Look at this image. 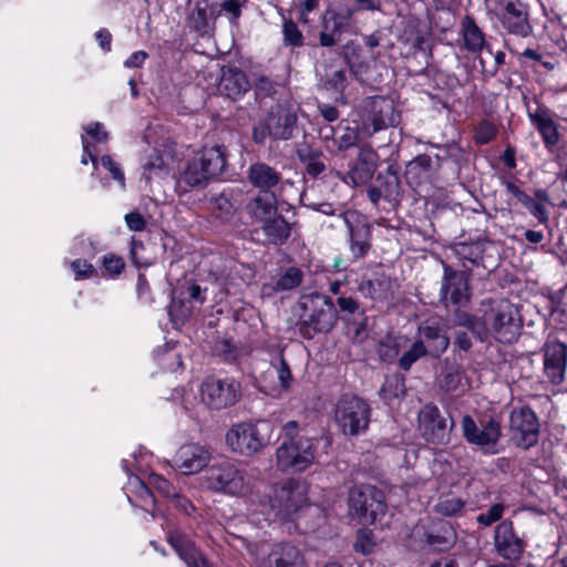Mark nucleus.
I'll return each mask as SVG.
<instances>
[{
  "label": "nucleus",
  "mask_w": 567,
  "mask_h": 567,
  "mask_svg": "<svg viewBox=\"0 0 567 567\" xmlns=\"http://www.w3.org/2000/svg\"><path fill=\"white\" fill-rule=\"evenodd\" d=\"M307 486L301 481L289 478L270 488L266 495L267 519H290L308 504Z\"/></svg>",
  "instance_id": "nucleus-1"
},
{
  "label": "nucleus",
  "mask_w": 567,
  "mask_h": 567,
  "mask_svg": "<svg viewBox=\"0 0 567 567\" xmlns=\"http://www.w3.org/2000/svg\"><path fill=\"white\" fill-rule=\"evenodd\" d=\"M303 313L298 324L299 333L312 339L317 333H327L338 320V311L332 300L321 293H311L302 298Z\"/></svg>",
  "instance_id": "nucleus-2"
},
{
  "label": "nucleus",
  "mask_w": 567,
  "mask_h": 567,
  "mask_svg": "<svg viewBox=\"0 0 567 567\" xmlns=\"http://www.w3.org/2000/svg\"><path fill=\"white\" fill-rule=\"evenodd\" d=\"M272 425L267 421L240 422L226 433L229 450L241 456H252L262 451L271 440Z\"/></svg>",
  "instance_id": "nucleus-3"
},
{
  "label": "nucleus",
  "mask_w": 567,
  "mask_h": 567,
  "mask_svg": "<svg viewBox=\"0 0 567 567\" xmlns=\"http://www.w3.org/2000/svg\"><path fill=\"white\" fill-rule=\"evenodd\" d=\"M207 489L230 496H244L249 489L245 472L229 460L213 463L203 477Z\"/></svg>",
  "instance_id": "nucleus-4"
},
{
  "label": "nucleus",
  "mask_w": 567,
  "mask_h": 567,
  "mask_svg": "<svg viewBox=\"0 0 567 567\" xmlns=\"http://www.w3.org/2000/svg\"><path fill=\"white\" fill-rule=\"evenodd\" d=\"M226 163L224 147L204 148L199 155L187 163L181 176V182L189 187L204 186L209 179L224 172Z\"/></svg>",
  "instance_id": "nucleus-5"
},
{
  "label": "nucleus",
  "mask_w": 567,
  "mask_h": 567,
  "mask_svg": "<svg viewBox=\"0 0 567 567\" xmlns=\"http://www.w3.org/2000/svg\"><path fill=\"white\" fill-rule=\"evenodd\" d=\"M349 511L362 524H374L385 515V497L373 485L353 486L349 492Z\"/></svg>",
  "instance_id": "nucleus-6"
},
{
  "label": "nucleus",
  "mask_w": 567,
  "mask_h": 567,
  "mask_svg": "<svg viewBox=\"0 0 567 567\" xmlns=\"http://www.w3.org/2000/svg\"><path fill=\"white\" fill-rule=\"evenodd\" d=\"M371 409L369 404L353 394L342 395L334 408V420L346 435H359L370 423Z\"/></svg>",
  "instance_id": "nucleus-7"
},
{
  "label": "nucleus",
  "mask_w": 567,
  "mask_h": 567,
  "mask_svg": "<svg viewBox=\"0 0 567 567\" xmlns=\"http://www.w3.org/2000/svg\"><path fill=\"white\" fill-rule=\"evenodd\" d=\"M316 452L311 437L282 441L276 451V465L282 472H303L315 463Z\"/></svg>",
  "instance_id": "nucleus-8"
},
{
  "label": "nucleus",
  "mask_w": 567,
  "mask_h": 567,
  "mask_svg": "<svg viewBox=\"0 0 567 567\" xmlns=\"http://www.w3.org/2000/svg\"><path fill=\"white\" fill-rule=\"evenodd\" d=\"M487 328L502 343L516 341L522 330V319L516 306L505 299L497 301L487 315Z\"/></svg>",
  "instance_id": "nucleus-9"
},
{
  "label": "nucleus",
  "mask_w": 567,
  "mask_h": 567,
  "mask_svg": "<svg viewBox=\"0 0 567 567\" xmlns=\"http://www.w3.org/2000/svg\"><path fill=\"white\" fill-rule=\"evenodd\" d=\"M461 427L468 444L478 446L486 453L496 454L498 452L496 446L502 436V427L496 419L489 417L477 425L471 415L465 414L462 417Z\"/></svg>",
  "instance_id": "nucleus-10"
},
{
  "label": "nucleus",
  "mask_w": 567,
  "mask_h": 567,
  "mask_svg": "<svg viewBox=\"0 0 567 567\" xmlns=\"http://www.w3.org/2000/svg\"><path fill=\"white\" fill-rule=\"evenodd\" d=\"M239 396L240 385L234 379L207 377L200 385L203 403L214 410L234 405Z\"/></svg>",
  "instance_id": "nucleus-11"
},
{
  "label": "nucleus",
  "mask_w": 567,
  "mask_h": 567,
  "mask_svg": "<svg viewBox=\"0 0 567 567\" xmlns=\"http://www.w3.org/2000/svg\"><path fill=\"white\" fill-rule=\"evenodd\" d=\"M468 275L443 264L440 301L444 307H464L470 302Z\"/></svg>",
  "instance_id": "nucleus-12"
},
{
  "label": "nucleus",
  "mask_w": 567,
  "mask_h": 567,
  "mask_svg": "<svg viewBox=\"0 0 567 567\" xmlns=\"http://www.w3.org/2000/svg\"><path fill=\"white\" fill-rule=\"evenodd\" d=\"M509 429L518 447L527 450L537 444L539 422L530 408L522 406L513 410L509 416Z\"/></svg>",
  "instance_id": "nucleus-13"
},
{
  "label": "nucleus",
  "mask_w": 567,
  "mask_h": 567,
  "mask_svg": "<svg viewBox=\"0 0 567 567\" xmlns=\"http://www.w3.org/2000/svg\"><path fill=\"white\" fill-rule=\"evenodd\" d=\"M340 217L348 228L350 251L354 261L365 256L371 247V227L365 223L362 215L355 210L340 213Z\"/></svg>",
  "instance_id": "nucleus-14"
},
{
  "label": "nucleus",
  "mask_w": 567,
  "mask_h": 567,
  "mask_svg": "<svg viewBox=\"0 0 567 567\" xmlns=\"http://www.w3.org/2000/svg\"><path fill=\"white\" fill-rule=\"evenodd\" d=\"M419 420L426 441L441 445L450 442V433L455 425L454 421L452 420L449 425L436 405H424L419 414Z\"/></svg>",
  "instance_id": "nucleus-15"
},
{
  "label": "nucleus",
  "mask_w": 567,
  "mask_h": 567,
  "mask_svg": "<svg viewBox=\"0 0 567 567\" xmlns=\"http://www.w3.org/2000/svg\"><path fill=\"white\" fill-rule=\"evenodd\" d=\"M354 10L346 8L342 11L328 9L321 17V31L319 33V43L321 47H334L343 32L349 30Z\"/></svg>",
  "instance_id": "nucleus-16"
},
{
  "label": "nucleus",
  "mask_w": 567,
  "mask_h": 567,
  "mask_svg": "<svg viewBox=\"0 0 567 567\" xmlns=\"http://www.w3.org/2000/svg\"><path fill=\"white\" fill-rule=\"evenodd\" d=\"M544 373L553 384L565 380L567 368V344L556 339H548L544 347Z\"/></svg>",
  "instance_id": "nucleus-17"
},
{
  "label": "nucleus",
  "mask_w": 567,
  "mask_h": 567,
  "mask_svg": "<svg viewBox=\"0 0 567 567\" xmlns=\"http://www.w3.org/2000/svg\"><path fill=\"white\" fill-rule=\"evenodd\" d=\"M209 461V450L198 443L183 444L173 457L174 466L185 475L200 472Z\"/></svg>",
  "instance_id": "nucleus-18"
},
{
  "label": "nucleus",
  "mask_w": 567,
  "mask_h": 567,
  "mask_svg": "<svg viewBox=\"0 0 567 567\" xmlns=\"http://www.w3.org/2000/svg\"><path fill=\"white\" fill-rule=\"evenodd\" d=\"M494 546L496 553L508 560H517L524 551V542L515 533L513 523L501 522L494 533Z\"/></svg>",
  "instance_id": "nucleus-19"
},
{
  "label": "nucleus",
  "mask_w": 567,
  "mask_h": 567,
  "mask_svg": "<svg viewBox=\"0 0 567 567\" xmlns=\"http://www.w3.org/2000/svg\"><path fill=\"white\" fill-rule=\"evenodd\" d=\"M251 83L246 73L235 66H224L217 85L218 92L233 100H240L249 90Z\"/></svg>",
  "instance_id": "nucleus-20"
},
{
  "label": "nucleus",
  "mask_w": 567,
  "mask_h": 567,
  "mask_svg": "<svg viewBox=\"0 0 567 567\" xmlns=\"http://www.w3.org/2000/svg\"><path fill=\"white\" fill-rule=\"evenodd\" d=\"M502 24L509 33L523 38L533 31L528 22V13L520 2L509 1L506 3L502 14Z\"/></svg>",
  "instance_id": "nucleus-21"
},
{
  "label": "nucleus",
  "mask_w": 567,
  "mask_h": 567,
  "mask_svg": "<svg viewBox=\"0 0 567 567\" xmlns=\"http://www.w3.org/2000/svg\"><path fill=\"white\" fill-rule=\"evenodd\" d=\"M260 564L262 567H302L303 558L296 546L282 543L274 545Z\"/></svg>",
  "instance_id": "nucleus-22"
},
{
  "label": "nucleus",
  "mask_w": 567,
  "mask_h": 567,
  "mask_svg": "<svg viewBox=\"0 0 567 567\" xmlns=\"http://www.w3.org/2000/svg\"><path fill=\"white\" fill-rule=\"evenodd\" d=\"M297 116L286 107L278 106L267 118V132L275 140H288L292 135Z\"/></svg>",
  "instance_id": "nucleus-23"
},
{
  "label": "nucleus",
  "mask_w": 567,
  "mask_h": 567,
  "mask_svg": "<svg viewBox=\"0 0 567 567\" xmlns=\"http://www.w3.org/2000/svg\"><path fill=\"white\" fill-rule=\"evenodd\" d=\"M167 539L187 567H208L205 558L185 534L173 530L168 534Z\"/></svg>",
  "instance_id": "nucleus-24"
},
{
  "label": "nucleus",
  "mask_w": 567,
  "mask_h": 567,
  "mask_svg": "<svg viewBox=\"0 0 567 567\" xmlns=\"http://www.w3.org/2000/svg\"><path fill=\"white\" fill-rule=\"evenodd\" d=\"M246 210L254 221L262 223L278 213L277 198L271 192H259L247 203Z\"/></svg>",
  "instance_id": "nucleus-25"
},
{
  "label": "nucleus",
  "mask_w": 567,
  "mask_h": 567,
  "mask_svg": "<svg viewBox=\"0 0 567 567\" xmlns=\"http://www.w3.org/2000/svg\"><path fill=\"white\" fill-rule=\"evenodd\" d=\"M419 336L433 358H440L449 348L450 339L439 326L423 324L419 328Z\"/></svg>",
  "instance_id": "nucleus-26"
},
{
  "label": "nucleus",
  "mask_w": 567,
  "mask_h": 567,
  "mask_svg": "<svg viewBox=\"0 0 567 567\" xmlns=\"http://www.w3.org/2000/svg\"><path fill=\"white\" fill-rule=\"evenodd\" d=\"M186 298L185 299H173L169 308L168 313L173 319L176 320H184L188 318L193 311V302L195 303H204L205 296L203 295V290L200 286L198 285H192L186 288Z\"/></svg>",
  "instance_id": "nucleus-27"
},
{
  "label": "nucleus",
  "mask_w": 567,
  "mask_h": 567,
  "mask_svg": "<svg viewBox=\"0 0 567 567\" xmlns=\"http://www.w3.org/2000/svg\"><path fill=\"white\" fill-rule=\"evenodd\" d=\"M265 241L275 246L282 245L290 237V224L280 214H276L261 223Z\"/></svg>",
  "instance_id": "nucleus-28"
},
{
  "label": "nucleus",
  "mask_w": 567,
  "mask_h": 567,
  "mask_svg": "<svg viewBox=\"0 0 567 567\" xmlns=\"http://www.w3.org/2000/svg\"><path fill=\"white\" fill-rule=\"evenodd\" d=\"M248 178L260 192H269L279 183L280 173L265 163H256L249 167Z\"/></svg>",
  "instance_id": "nucleus-29"
},
{
  "label": "nucleus",
  "mask_w": 567,
  "mask_h": 567,
  "mask_svg": "<svg viewBox=\"0 0 567 567\" xmlns=\"http://www.w3.org/2000/svg\"><path fill=\"white\" fill-rule=\"evenodd\" d=\"M528 115L532 123L536 125L542 134L545 144L547 146L556 145L558 142V131L548 112L538 107L534 113L529 112Z\"/></svg>",
  "instance_id": "nucleus-30"
},
{
  "label": "nucleus",
  "mask_w": 567,
  "mask_h": 567,
  "mask_svg": "<svg viewBox=\"0 0 567 567\" xmlns=\"http://www.w3.org/2000/svg\"><path fill=\"white\" fill-rule=\"evenodd\" d=\"M392 287L391 279L384 274H375L370 279H363L359 286V289L364 295L373 298H386Z\"/></svg>",
  "instance_id": "nucleus-31"
},
{
  "label": "nucleus",
  "mask_w": 567,
  "mask_h": 567,
  "mask_svg": "<svg viewBox=\"0 0 567 567\" xmlns=\"http://www.w3.org/2000/svg\"><path fill=\"white\" fill-rule=\"evenodd\" d=\"M456 542V533L450 523H442L437 532L426 534V543L436 550H446Z\"/></svg>",
  "instance_id": "nucleus-32"
},
{
  "label": "nucleus",
  "mask_w": 567,
  "mask_h": 567,
  "mask_svg": "<svg viewBox=\"0 0 567 567\" xmlns=\"http://www.w3.org/2000/svg\"><path fill=\"white\" fill-rule=\"evenodd\" d=\"M463 25V38L465 47L468 51L477 52L484 48V35L474 20L470 17H465L462 22Z\"/></svg>",
  "instance_id": "nucleus-33"
},
{
  "label": "nucleus",
  "mask_w": 567,
  "mask_h": 567,
  "mask_svg": "<svg viewBox=\"0 0 567 567\" xmlns=\"http://www.w3.org/2000/svg\"><path fill=\"white\" fill-rule=\"evenodd\" d=\"M433 168V161L430 155L421 154L412 159L405 169V176L409 179L419 182L425 178Z\"/></svg>",
  "instance_id": "nucleus-34"
},
{
  "label": "nucleus",
  "mask_w": 567,
  "mask_h": 567,
  "mask_svg": "<svg viewBox=\"0 0 567 567\" xmlns=\"http://www.w3.org/2000/svg\"><path fill=\"white\" fill-rule=\"evenodd\" d=\"M464 371L461 367L454 365L449 368L442 375L440 386L449 393H458L465 391L463 382Z\"/></svg>",
  "instance_id": "nucleus-35"
},
{
  "label": "nucleus",
  "mask_w": 567,
  "mask_h": 567,
  "mask_svg": "<svg viewBox=\"0 0 567 567\" xmlns=\"http://www.w3.org/2000/svg\"><path fill=\"white\" fill-rule=\"evenodd\" d=\"M455 322L457 326L467 328L481 341H485L488 337L487 320L483 321L470 313L460 312Z\"/></svg>",
  "instance_id": "nucleus-36"
},
{
  "label": "nucleus",
  "mask_w": 567,
  "mask_h": 567,
  "mask_svg": "<svg viewBox=\"0 0 567 567\" xmlns=\"http://www.w3.org/2000/svg\"><path fill=\"white\" fill-rule=\"evenodd\" d=\"M399 116L394 113L391 102L382 101L378 111L374 112L372 123L374 131H380L389 126L396 125Z\"/></svg>",
  "instance_id": "nucleus-37"
},
{
  "label": "nucleus",
  "mask_w": 567,
  "mask_h": 567,
  "mask_svg": "<svg viewBox=\"0 0 567 567\" xmlns=\"http://www.w3.org/2000/svg\"><path fill=\"white\" fill-rule=\"evenodd\" d=\"M465 502L456 496L441 498L434 506V512L446 517H456L464 513Z\"/></svg>",
  "instance_id": "nucleus-38"
},
{
  "label": "nucleus",
  "mask_w": 567,
  "mask_h": 567,
  "mask_svg": "<svg viewBox=\"0 0 567 567\" xmlns=\"http://www.w3.org/2000/svg\"><path fill=\"white\" fill-rule=\"evenodd\" d=\"M210 209L218 212L220 218H229L235 213L234 204L230 200L229 194L225 190L209 196Z\"/></svg>",
  "instance_id": "nucleus-39"
},
{
  "label": "nucleus",
  "mask_w": 567,
  "mask_h": 567,
  "mask_svg": "<svg viewBox=\"0 0 567 567\" xmlns=\"http://www.w3.org/2000/svg\"><path fill=\"white\" fill-rule=\"evenodd\" d=\"M298 156L302 163L306 164L307 173L313 177L321 174L326 166L322 161H320V154L318 152H313L309 148H300L298 150Z\"/></svg>",
  "instance_id": "nucleus-40"
},
{
  "label": "nucleus",
  "mask_w": 567,
  "mask_h": 567,
  "mask_svg": "<svg viewBox=\"0 0 567 567\" xmlns=\"http://www.w3.org/2000/svg\"><path fill=\"white\" fill-rule=\"evenodd\" d=\"M429 352L425 349V344H423L422 340H416L412 343V346L402 354L399 359V367L408 371L422 357L427 355Z\"/></svg>",
  "instance_id": "nucleus-41"
},
{
  "label": "nucleus",
  "mask_w": 567,
  "mask_h": 567,
  "mask_svg": "<svg viewBox=\"0 0 567 567\" xmlns=\"http://www.w3.org/2000/svg\"><path fill=\"white\" fill-rule=\"evenodd\" d=\"M187 21L189 27L199 34L207 33L209 29L207 6L203 7L200 3H197L192 13L188 16Z\"/></svg>",
  "instance_id": "nucleus-42"
},
{
  "label": "nucleus",
  "mask_w": 567,
  "mask_h": 567,
  "mask_svg": "<svg viewBox=\"0 0 567 567\" xmlns=\"http://www.w3.org/2000/svg\"><path fill=\"white\" fill-rule=\"evenodd\" d=\"M301 281V270L296 267H290L278 278L275 289L278 291L291 290L300 286Z\"/></svg>",
  "instance_id": "nucleus-43"
},
{
  "label": "nucleus",
  "mask_w": 567,
  "mask_h": 567,
  "mask_svg": "<svg viewBox=\"0 0 567 567\" xmlns=\"http://www.w3.org/2000/svg\"><path fill=\"white\" fill-rule=\"evenodd\" d=\"M454 252L461 260H467L472 264H477L483 256V249L480 244H457L454 247Z\"/></svg>",
  "instance_id": "nucleus-44"
},
{
  "label": "nucleus",
  "mask_w": 567,
  "mask_h": 567,
  "mask_svg": "<svg viewBox=\"0 0 567 567\" xmlns=\"http://www.w3.org/2000/svg\"><path fill=\"white\" fill-rule=\"evenodd\" d=\"M272 368L277 373V378L280 383V388L284 391H288L291 386L292 374L287 361L284 359L282 354H279L272 362Z\"/></svg>",
  "instance_id": "nucleus-45"
},
{
  "label": "nucleus",
  "mask_w": 567,
  "mask_h": 567,
  "mask_svg": "<svg viewBox=\"0 0 567 567\" xmlns=\"http://www.w3.org/2000/svg\"><path fill=\"white\" fill-rule=\"evenodd\" d=\"M284 43L286 45L300 47L303 44V35L292 20H285L282 24Z\"/></svg>",
  "instance_id": "nucleus-46"
},
{
  "label": "nucleus",
  "mask_w": 567,
  "mask_h": 567,
  "mask_svg": "<svg viewBox=\"0 0 567 567\" xmlns=\"http://www.w3.org/2000/svg\"><path fill=\"white\" fill-rule=\"evenodd\" d=\"M251 87L256 95L261 97L270 96L276 91L274 81L261 73L254 74Z\"/></svg>",
  "instance_id": "nucleus-47"
},
{
  "label": "nucleus",
  "mask_w": 567,
  "mask_h": 567,
  "mask_svg": "<svg viewBox=\"0 0 567 567\" xmlns=\"http://www.w3.org/2000/svg\"><path fill=\"white\" fill-rule=\"evenodd\" d=\"M377 181H383L380 188L384 193V198L391 199L399 194L400 181L394 173L388 172L385 175H379Z\"/></svg>",
  "instance_id": "nucleus-48"
},
{
  "label": "nucleus",
  "mask_w": 567,
  "mask_h": 567,
  "mask_svg": "<svg viewBox=\"0 0 567 567\" xmlns=\"http://www.w3.org/2000/svg\"><path fill=\"white\" fill-rule=\"evenodd\" d=\"M375 546L373 534L369 529H360L357 534V539L354 543L355 551H359L363 555H369L372 553Z\"/></svg>",
  "instance_id": "nucleus-49"
},
{
  "label": "nucleus",
  "mask_w": 567,
  "mask_h": 567,
  "mask_svg": "<svg viewBox=\"0 0 567 567\" xmlns=\"http://www.w3.org/2000/svg\"><path fill=\"white\" fill-rule=\"evenodd\" d=\"M152 486L162 495L172 498L176 495L175 486L161 475L153 474L150 478Z\"/></svg>",
  "instance_id": "nucleus-50"
},
{
  "label": "nucleus",
  "mask_w": 567,
  "mask_h": 567,
  "mask_svg": "<svg viewBox=\"0 0 567 567\" xmlns=\"http://www.w3.org/2000/svg\"><path fill=\"white\" fill-rule=\"evenodd\" d=\"M504 513L503 504H494L491 506L485 513H482L477 516V522L484 526H489L493 523L501 519Z\"/></svg>",
  "instance_id": "nucleus-51"
},
{
  "label": "nucleus",
  "mask_w": 567,
  "mask_h": 567,
  "mask_svg": "<svg viewBox=\"0 0 567 567\" xmlns=\"http://www.w3.org/2000/svg\"><path fill=\"white\" fill-rule=\"evenodd\" d=\"M496 134V128L489 122H482L476 127L475 140L478 144H487L491 142Z\"/></svg>",
  "instance_id": "nucleus-52"
},
{
  "label": "nucleus",
  "mask_w": 567,
  "mask_h": 567,
  "mask_svg": "<svg viewBox=\"0 0 567 567\" xmlns=\"http://www.w3.org/2000/svg\"><path fill=\"white\" fill-rule=\"evenodd\" d=\"M101 164L112 174V177L117 181L122 186L124 185V174L117 163H115L110 155L101 157Z\"/></svg>",
  "instance_id": "nucleus-53"
},
{
  "label": "nucleus",
  "mask_w": 567,
  "mask_h": 567,
  "mask_svg": "<svg viewBox=\"0 0 567 567\" xmlns=\"http://www.w3.org/2000/svg\"><path fill=\"white\" fill-rule=\"evenodd\" d=\"M103 265L111 275H120L125 266L123 259L115 255L104 256Z\"/></svg>",
  "instance_id": "nucleus-54"
},
{
  "label": "nucleus",
  "mask_w": 567,
  "mask_h": 567,
  "mask_svg": "<svg viewBox=\"0 0 567 567\" xmlns=\"http://www.w3.org/2000/svg\"><path fill=\"white\" fill-rule=\"evenodd\" d=\"M282 441H295L299 439H308L299 435V424L297 421H288L282 426Z\"/></svg>",
  "instance_id": "nucleus-55"
},
{
  "label": "nucleus",
  "mask_w": 567,
  "mask_h": 567,
  "mask_svg": "<svg viewBox=\"0 0 567 567\" xmlns=\"http://www.w3.org/2000/svg\"><path fill=\"white\" fill-rule=\"evenodd\" d=\"M125 221L127 227L134 231H141L145 228L146 221L140 213L132 212L126 214Z\"/></svg>",
  "instance_id": "nucleus-56"
},
{
  "label": "nucleus",
  "mask_w": 567,
  "mask_h": 567,
  "mask_svg": "<svg viewBox=\"0 0 567 567\" xmlns=\"http://www.w3.org/2000/svg\"><path fill=\"white\" fill-rule=\"evenodd\" d=\"M73 271L76 275V278L89 277L93 274L94 268L86 260L78 259L74 260L71 265Z\"/></svg>",
  "instance_id": "nucleus-57"
},
{
  "label": "nucleus",
  "mask_w": 567,
  "mask_h": 567,
  "mask_svg": "<svg viewBox=\"0 0 567 567\" xmlns=\"http://www.w3.org/2000/svg\"><path fill=\"white\" fill-rule=\"evenodd\" d=\"M171 499L174 506L186 515H190L192 512L195 509L192 502L187 499L185 496L181 495L178 492H176V495H173Z\"/></svg>",
  "instance_id": "nucleus-58"
},
{
  "label": "nucleus",
  "mask_w": 567,
  "mask_h": 567,
  "mask_svg": "<svg viewBox=\"0 0 567 567\" xmlns=\"http://www.w3.org/2000/svg\"><path fill=\"white\" fill-rule=\"evenodd\" d=\"M215 351L223 355L225 360L230 361L235 359L234 347L229 340H220L215 344Z\"/></svg>",
  "instance_id": "nucleus-59"
},
{
  "label": "nucleus",
  "mask_w": 567,
  "mask_h": 567,
  "mask_svg": "<svg viewBox=\"0 0 567 567\" xmlns=\"http://www.w3.org/2000/svg\"><path fill=\"white\" fill-rule=\"evenodd\" d=\"M85 132L92 136L96 142H106L109 138L107 132L102 127L101 123H93L85 127Z\"/></svg>",
  "instance_id": "nucleus-60"
},
{
  "label": "nucleus",
  "mask_w": 567,
  "mask_h": 567,
  "mask_svg": "<svg viewBox=\"0 0 567 567\" xmlns=\"http://www.w3.org/2000/svg\"><path fill=\"white\" fill-rule=\"evenodd\" d=\"M320 0H305L299 7V20L303 23L308 22V14L316 10Z\"/></svg>",
  "instance_id": "nucleus-61"
},
{
  "label": "nucleus",
  "mask_w": 567,
  "mask_h": 567,
  "mask_svg": "<svg viewBox=\"0 0 567 567\" xmlns=\"http://www.w3.org/2000/svg\"><path fill=\"white\" fill-rule=\"evenodd\" d=\"M221 9L230 13L234 20H237L241 14V3L239 0H225L221 3Z\"/></svg>",
  "instance_id": "nucleus-62"
},
{
  "label": "nucleus",
  "mask_w": 567,
  "mask_h": 567,
  "mask_svg": "<svg viewBox=\"0 0 567 567\" xmlns=\"http://www.w3.org/2000/svg\"><path fill=\"white\" fill-rule=\"evenodd\" d=\"M529 213L535 216L539 223H547L548 220V210L547 208L545 207V205L540 204V203H537L535 200V203L533 204V206H530L528 208Z\"/></svg>",
  "instance_id": "nucleus-63"
},
{
  "label": "nucleus",
  "mask_w": 567,
  "mask_h": 567,
  "mask_svg": "<svg viewBox=\"0 0 567 567\" xmlns=\"http://www.w3.org/2000/svg\"><path fill=\"white\" fill-rule=\"evenodd\" d=\"M147 56L145 51H136L124 62V65L126 68H138L144 63Z\"/></svg>",
  "instance_id": "nucleus-64"
}]
</instances>
